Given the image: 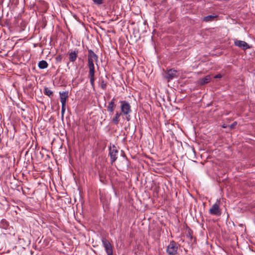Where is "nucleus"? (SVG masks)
Listing matches in <instances>:
<instances>
[{"instance_id": "1", "label": "nucleus", "mask_w": 255, "mask_h": 255, "mask_svg": "<svg viewBox=\"0 0 255 255\" xmlns=\"http://www.w3.org/2000/svg\"><path fill=\"white\" fill-rule=\"evenodd\" d=\"M80 49L78 48L69 49L67 54L69 61L74 63L76 61L77 58L79 60L81 59V57L80 56Z\"/></svg>"}, {"instance_id": "2", "label": "nucleus", "mask_w": 255, "mask_h": 255, "mask_svg": "<svg viewBox=\"0 0 255 255\" xmlns=\"http://www.w3.org/2000/svg\"><path fill=\"white\" fill-rule=\"evenodd\" d=\"M121 109L122 113L126 115V119L128 121L129 120V116H128L129 114L131 112V107L128 103L124 101H121Z\"/></svg>"}, {"instance_id": "3", "label": "nucleus", "mask_w": 255, "mask_h": 255, "mask_svg": "<svg viewBox=\"0 0 255 255\" xmlns=\"http://www.w3.org/2000/svg\"><path fill=\"white\" fill-rule=\"evenodd\" d=\"M220 202V199H217L216 202L211 206L209 211L210 214L217 216L221 215Z\"/></svg>"}, {"instance_id": "4", "label": "nucleus", "mask_w": 255, "mask_h": 255, "mask_svg": "<svg viewBox=\"0 0 255 255\" xmlns=\"http://www.w3.org/2000/svg\"><path fill=\"white\" fill-rule=\"evenodd\" d=\"M178 248L177 244L172 241L167 247L166 252L169 255H176L177 253Z\"/></svg>"}, {"instance_id": "5", "label": "nucleus", "mask_w": 255, "mask_h": 255, "mask_svg": "<svg viewBox=\"0 0 255 255\" xmlns=\"http://www.w3.org/2000/svg\"><path fill=\"white\" fill-rule=\"evenodd\" d=\"M179 75V72L177 70L174 69H171L167 70L166 72H165L164 76L168 81H169L172 79L177 77Z\"/></svg>"}, {"instance_id": "6", "label": "nucleus", "mask_w": 255, "mask_h": 255, "mask_svg": "<svg viewBox=\"0 0 255 255\" xmlns=\"http://www.w3.org/2000/svg\"><path fill=\"white\" fill-rule=\"evenodd\" d=\"M98 56L91 49H89L88 51V64H94L96 63L97 64L99 62Z\"/></svg>"}, {"instance_id": "7", "label": "nucleus", "mask_w": 255, "mask_h": 255, "mask_svg": "<svg viewBox=\"0 0 255 255\" xmlns=\"http://www.w3.org/2000/svg\"><path fill=\"white\" fill-rule=\"evenodd\" d=\"M102 243L108 255H113V249L111 244L105 239H102Z\"/></svg>"}, {"instance_id": "8", "label": "nucleus", "mask_w": 255, "mask_h": 255, "mask_svg": "<svg viewBox=\"0 0 255 255\" xmlns=\"http://www.w3.org/2000/svg\"><path fill=\"white\" fill-rule=\"evenodd\" d=\"M234 44L235 46L239 47L243 50H246L250 48L249 44L245 41L242 40L235 39Z\"/></svg>"}, {"instance_id": "9", "label": "nucleus", "mask_w": 255, "mask_h": 255, "mask_svg": "<svg viewBox=\"0 0 255 255\" xmlns=\"http://www.w3.org/2000/svg\"><path fill=\"white\" fill-rule=\"evenodd\" d=\"M110 154L111 156V161L112 162H114L117 158V154L118 151L116 146L113 145L110 147Z\"/></svg>"}, {"instance_id": "10", "label": "nucleus", "mask_w": 255, "mask_h": 255, "mask_svg": "<svg viewBox=\"0 0 255 255\" xmlns=\"http://www.w3.org/2000/svg\"><path fill=\"white\" fill-rule=\"evenodd\" d=\"M95 67L94 65H89V76L90 79V83L92 86L94 85L95 81Z\"/></svg>"}, {"instance_id": "11", "label": "nucleus", "mask_w": 255, "mask_h": 255, "mask_svg": "<svg viewBox=\"0 0 255 255\" xmlns=\"http://www.w3.org/2000/svg\"><path fill=\"white\" fill-rule=\"evenodd\" d=\"M68 94L69 92L68 91L59 92L60 99L61 104L66 103L67 99L68 98Z\"/></svg>"}, {"instance_id": "12", "label": "nucleus", "mask_w": 255, "mask_h": 255, "mask_svg": "<svg viewBox=\"0 0 255 255\" xmlns=\"http://www.w3.org/2000/svg\"><path fill=\"white\" fill-rule=\"evenodd\" d=\"M116 105L115 104V99H113L110 102H109L107 106V110L110 113H113L115 108Z\"/></svg>"}, {"instance_id": "13", "label": "nucleus", "mask_w": 255, "mask_h": 255, "mask_svg": "<svg viewBox=\"0 0 255 255\" xmlns=\"http://www.w3.org/2000/svg\"><path fill=\"white\" fill-rule=\"evenodd\" d=\"M211 79V76L210 75H207L205 76L204 78L200 79L199 83L200 85H202L208 83L210 81Z\"/></svg>"}, {"instance_id": "14", "label": "nucleus", "mask_w": 255, "mask_h": 255, "mask_svg": "<svg viewBox=\"0 0 255 255\" xmlns=\"http://www.w3.org/2000/svg\"><path fill=\"white\" fill-rule=\"evenodd\" d=\"M218 17L216 14L209 15L205 16L203 18V20L205 22H210L214 20V19Z\"/></svg>"}, {"instance_id": "15", "label": "nucleus", "mask_w": 255, "mask_h": 255, "mask_svg": "<svg viewBox=\"0 0 255 255\" xmlns=\"http://www.w3.org/2000/svg\"><path fill=\"white\" fill-rule=\"evenodd\" d=\"M121 113H119V112H117L116 115H115V116L113 118V120H112V122L115 124V125H118L119 123V119H120V117L121 115Z\"/></svg>"}, {"instance_id": "16", "label": "nucleus", "mask_w": 255, "mask_h": 255, "mask_svg": "<svg viewBox=\"0 0 255 255\" xmlns=\"http://www.w3.org/2000/svg\"><path fill=\"white\" fill-rule=\"evenodd\" d=\"M44 93L49 97L53 95V92L47 87L44 88Z\"/></svg>"}, {"instance_id": "17", "label": "nucleus", "mask_w": 255, "mask_h": 255, "mask_svg": "<svg viewBox=\"0 0 255 255\" xmlns=\"http://www.w3.org/2000/svg\"><path fill=\"white\" fill-rule=\"evenodd\" d=\"M93 1L97 5H100L103 3V0H93Z\"/></svg>"}, {"instance_id": "18", "label": "nucleus", "mask_w": 255, "mask_h": 255, "mask_svg": "<svg viewBox=\"0 0 255 255\" xmlns=\"http://www.w3.org/2000/svg\"><path fill=\"white\" fill-rule=\"evenodd\" d=\"M65 106L66 104H62V108H61V113L62 115L64 114L65 111Z\"/></svg>"}, {"instance_id": "19", "label": "nucleus", "mask_w": 255, "mask_h": 255, "mask_svg": "<svg viewBox=\"0 0 255 255\" xmlns=\"http://www.w3.org/2000/svg\"><path fill=\"white\" fill-rule=\"evenodd\" d=\"M40 69H45L47 67L48 65H38Z\"/></svg>"}, {"instance_id": "20", "label": "nucleus", "mask_w": 255, "mask_h": 255, "mask_svg": "<svg viewBox=\"0 0 255 255\" xmlns=\"http://www.w3.org/2000/svg\"><path fill=\"white\" fill-rule=\"evenodd\" d=\"M101 87L103 89H105L106 88V84L104 82H102V83L101 84Z\"/></svg>"}, {"instance_id": "21", "label": "nucleus", "mask_w": 255, "mask_h": 255, "mask_svg": "<svg viewBox=\"0 0 255 255\" xmlns=\"http://www.w3.org/2000/svg\"><path fill=\"white\" fill-rule=\"evenodd\" d=\"M237 125V122H235L234 123H233L232 125H230V128H233L235 126H236Z\"/></svg>"}, {"instance_id": "22", "label": "nucleus", "mask_w": 255, "mask_h": 255, "mask_svg": "<svg viewBox=\"0 0 255 255\" xmlns=\"http://www.w3.org/2000/svg\"><path fill=\"white\" fill-rule=\"evenodd\" d=\"M221 77H222V75L221 74H218L214 77V78L217 79V78H221Z\"/></svg>"}, {"instance_id": "23", "label": "nucleus", "mask_w": 255, "mask_h": 255, "mask_svg": "<svg viewBox=\"0 0 255 255\" xmlns=\"http://www.w3.org/2000/svg\"><path fill=\"white\" fill-rule=\"evenodd\" d=\"M38 64H47L45 61L42 60L39 62Z\"/></svg>"}, {"instance_id": "24", "label": "nucleus", "mask_w": 255, "mask_h": 255, "mask_svg": "<svg viewBox=\"0 0 255 255\" xmlns=\"http://www.w3.org/2000/svg\"><path fill=\"white\" fill-rule=\"evenodd\" d=\"M58 58H59V59H61L60 56H59V57H57V59H58Z\"/></svg>"}]
</instances>
